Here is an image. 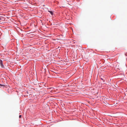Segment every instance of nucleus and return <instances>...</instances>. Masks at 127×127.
<instances>
[{
  "instance_id": "f257e3e1",
  "label": "nucleus",
  "mask_w": 127,
  "mask_h": 127,
  "mask_svg": "<svg viewBox=\"0 0 127 127\" xmlns=\"http://www.w3.org/2000/svg\"><path fill=\"white\" fill-rule=\"evenodd\" d=\"M0 64L1 67L2 68H4V66L3 64L2 61L0 59Z\"/></svg>"
},
{
  "instance_id": "f03ea898",
  "label": "nucleus",
  "mask_w": 127,
  "mask_h": 127,
  "mask_svg": "<svg viewBox=\"0 0 127 127\" xmlns=\"http://www.w3.org/2000/svg\"><path fill=\"white\" fill-rule=\"evenodd\" d=\"M49 11L50 12L51 15H53V13L52 11Z\"/></svg>"
},
{
  "instance_id": "7ed1b4c3",
  "label": "nucleus",
  "mask_w": 127,
  "mask_h": 127,
  "mask_svg": "<svg viewBox=\"0 0 127 127\" xmlns=\"http://www.w3.org/2000/svg\"><path fill=\"white\" fill-rule=\"evenodd\" d=\"M21 117V115H19V117L20 118Z\"/></svg>"
},
{
  "instance_id": "20e7f679",
  "label": "nucleus",
  "mask_w": 127,
  "mask_h": 127,
  "mask_svg": "<svg viewBox=\"0 0 127 127\" xmlns=\"http://www.w3.org/2000/svg\"><path fill=\"white\" fill-rule=\"evenodd\" d=\"M2 86V85L1 84H0V86Z\"/></svg>"
},
{
  "instance_id": "39448f33",
  "label": "nucleus",
  "mask_w": 127,
  "mask_h": 127,
  "mask_svg": "<svg viewBox=\"0 0 127 127\" xmlns=\"http://www.w3.org/2000/svg\"><path fill=\"white\" fill-rule=\"evenodd\" d=\"M101 79H102V80H103V79L101 78Z\"/></svg>"
}]
</instances>
